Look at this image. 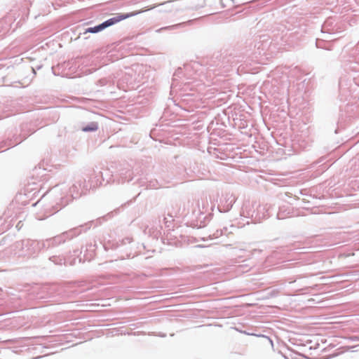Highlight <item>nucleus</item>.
<instances>
[{
    "label": "nucleus",
    "instance_id": "obj_1",
    "mask_svg": "<svg viewBox=\"0 0 359 359\" xmlns=\"http://www.w3.org/2000/svg\"><path fill=\"white\" fill-rule=\"evenodd\" d=\"M156 6L154 5V6H147V7H145L144 8H143L142 10L135 11H133V12H131V13H118L116 17L110 18V19L107 20V21L104 22L103 23H102V24H100V25H97L96 27L88 28L86 30L85 33H87V32L97 33V32H100L102 29H105L106 27H109L111 25H113L118 22H120L121 20H123L127 19L128 18L135 16V15H138L140 13H143L144 11L151 10V9L156 8Z\"/></svg>",
    "mask_w": 359,
    "mask_h": 359
},
{
    "label": "nucleus",
    "instance_id": "obj_2",
    "mask_svg": "<svg viewBox=\"0 0 359 359\" xmlns=\"http://www.w3.org/2000/svg\"><path fill=\"white\" fill-rule=\"evenodd\" d=\"M97 129V126L95 123H93L90 127H86L83 129V131H94Z\"/></svg>",
    "mask_w": 359,
    "mask_h": 359
},
{
    "label": "nucleus",
    "instance_id": "obj_3",
    "mask_svg": "<svg viewBox=\"0 0 359 359\" xmlns=\"http://www.w3.org/2000/svg\"><path fill=\"white\" fill-rule=\"evenodd\" d=\"M22 226V224L21 223V222H19L16 226L17 228L20 229L21 228Z\"/></svg>",
    "mask_w": 359,
    "mask_h": 359
}]
</instances>
